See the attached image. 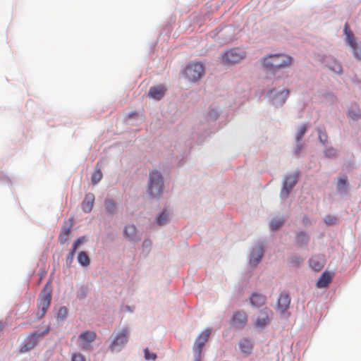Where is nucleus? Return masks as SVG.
<instances>
[{
  "mask_svg": "<svg viewBox=\"0 0 361 361\" xmlns=\"http://www.w3.org/2000/svg\"><path fill=\"white\" fill-rule=\"evenodd\" d=\"M290 303V298L288 293H281L278 300V308L281 313H284L289 307Z\"/></svg>",
  "mask_w": 361,
  "mask_h": 361,
  "instance_id": "6ab92c4d",
  "label": "nucleus"
},
{
  "mask_svg": "<svg viewBox=\"0 0 361 361\" xmlns=\"http://www.w3.org/2000/svg\"><path fill=\"white\" fill-rule=\"evenodd\" d=\"M289 95V91L288 90H283L274 99V103L283 104Z\"/></svg>",
  "mask_w": 361,
  "mask_h": 361,
  "instance_id": "393cba45",
  "label": "nucleus"
},
{
  "mask_svg": "<svg viewBox=\"0 0 361 361\" xmlns=\"http://www.w3.org/2000/svg\"><path fill=\"white\" fill-rule=\"evenodd\" d=\"M336 218L334 217H331V216H326L324 219L325 222L327 224H335L336 223Z\"/></svg>",
  "mask_w": 361,
  "mask_h": 361,
  "instance_id": "58836bf2",
  "label": "nucleus"
},
{
  "mask_svg": "<svg viewBox=\"0 0 361 361\" xmlns=\"http://www.w3.org/2000/svg\"><path fill=\"white\" fill-rule=\"evenodd\" d=\"M49 331V328L44 330L42 333H33L30 336L29 341L25 344L20 349L21 353H25L29 350L33 348L36 343Z\"/></svg>",
  "mask_w": 361,
  "mask_h": 361,
  "instance_id": "4468645a",
  "label": "nucleus"
},
{
  "mask_svg": "<svg viewBox=\"0 0 361 361\" xmlns=\"http://www.w3.org/2000/svg\"><path fill=\"white\" fill-rule=\"evenodd\" d=\"M49 331V328L44 330L42 333H33L30 336L29 341L25 344L20 349L21 353H25L29 350L33 348L36 343Z\"/></svg>",
  "mask_w": 361,
  "mask_h": 361,
  "instance_id": "ddd939ff",
  "label": "nucleus"
},
{
  "mask_svg": "<svg viewBox=\"0 0 361 361\" xmlns=\"http://www.w3.org/2000/svg\"><path fill=\"white\" fill-rule=\"evenodd\" d=\"M264 255L263 246L259 245H257L252 251L250 259V263L252 265H256L262 259Z\"/></svg>",
  "mask_w": 361,
  "mask_h": 361,
  "instance_id": "a211bd4d",
  "label": "nucleus"
},
{
  "mask_svg": "<svg viewBox=\"0 0 361 361\" xmlns=\"http://www.w3.org/2000/svg\"><path fill=\"white\" fill-rule=\"evenodd\" d=\"M105 209L107 213L114 214L116 209V203L111 200H105Z\"/></svg>",
  "mask_w": 361,
  "mask_h": 361,
  "instance_id": "bb28decb",
  "label": "nucleus"
},
{
  "mask_svg": "<svg viewBox=\"0 0 361 361\" xmlns=\"http://www.w3.org/2000/svg\"><path fill=\"white\" fill-rule=\"evenodd\" d=\"M340 183V193H347L348 191L349 185L347 183L346 179L345 178H340L339 180Z\"/></svg>",
  "mask_w": 361,
  "mask_h": 361,
  "instance_id": "72a5a7b5",
  "label": "nucleus"
},
{
  "mask_svg": "<svg viewBox=\"0 0 361 361\" xmlns=\"http://www.w3.org/2000/svg\"><path fill=\"white\" fill-rule=\"evenodd\" d=\"M317 132H318V137H319V141L322 143L325 144L327 142V139H328V136H327L326 132L324 131L323 130H322L321 128H318Z\"/></svg>",
  "mask_w": 361,
  "mask_h": 361,
  "instance_id": "f704fd0d",
  "label": "nucleus"
},
{
  "mask_svg": "<svg viewBox=\"0 0 361 361\" xmlns=\"http://www.w3.org/2000/svg\"><path fill=\"white\" fill-rule=\"evenodd\" d=\"M347 114L349 118L355 121L361 118V110L355 106L348 109Z\"/></svg>",
  "mask_w": 361,
  "mask_h": 361,
  "instance_id": "4be33fe9",
  "label": "nucleus"
},
{
  "mask_svg": "<svg viewBox=\"0 0 361 361\" xmlns=\"http://www.w3.org/2000/svg\"><path fill=\"white\" fill-rule=\"evenodd\" d=\"M326 261L323 255H315L309 259V265L314 271H321L325 266Z\"/></svg>",
  "mask_w": 361,
  "mask_h": 361,
  "instance_id": "dca6fc26",
  "label": "nucleus"
},
{
  "mask_svg": "<svg viewBox=\"0 0 361 361\" xmlns=\"http://www.w3.org/2000/svg\"><path fill=\"white\" fill-rule=\"evenodd\" d=\"M144 357L146 360H155L157 359V355L151 352L148 348L144 350Z\"/></svg>",
  "mask_w": 361,
  "mask_h": 361,
  "instance_id": "2f4dec72",
  "label": "nucleus"
},
{
  "mask_svg": "<svg viewBox=\"0 0 361 361\" xmlns=\"http://www.w3.org/2000/svg\"><path fill=\"white\" fill-rule=\"evenodd\" d=\"M51 300V288L49 283L44 287L39 299L38 308L41 310L42 315H44L49 307Z\"/></svg>",
  "mask_w": 361,
  "mask_h": 361,
  "instance_id": "6e6552de",
  "label": "nucleus"
},
{
  "mask_svg": "<svg viewBox=\"0 0 361 361\" xmlns=\"http://www.w3.org/2000/svg\"><path fill=\"white\" fill-rule=\"evenodd\" d=\"M94 203V195L92 193H87L82 202L81 207L85 212H90Z\"/></svg>",
  "mask_w": 361,
  "mask_h": 361,
  "instance_id": "aec40b11",
  "label": "nucleus"
},
{
  "mask_svg": "<svg viewBox=\"0 0 361 361\" xmlns=\"http://www.w3.org/2000/svg\"><path fill=\"white\" fill-rule=\"evenodd\" d=\"M78 262L83 267H87L90 265V260L87 255V253L84 251H81L79 252L78 256Z\"/></svg>",
  "mask_w": 361,
  "mask_h": 361,
  "instance_id": "5701e85b",
  "label": "nucleus"
},
{
  "mask_svg": "<svg viewBox=\"0 0 361 361\" xmlns=\"http://www.w3.org/2000/svg\"><path fill=\"white\" fill-rule=\"evenodd\" d=\"M166 90L165 87L162 85L153 86L150 87L148 96L154 99L160 100L164 97Z\"/></svg>",
  "mask_w": 361,
  "mask_h": 361,
  "instance_id": "f3484780",
  "label": "nucleus"
},
{
  "mask_svg": "<svg viewBox=\"0 0 361 361\" xmlns=\"http://www.w3.org/2000/svg\"><path fill=\"white\" fill-rule=\"evenodd\" d=\"M283 224V221L281 219H274L271 221L270 227L272 231H276Z\"/></svg>",
  "mask_w": 361,
  "mask_h": 361,
  "instance_id": "c756f323",
  "label": "nucleus"
},
{
  "mask_svg": "<svg viewBox=\"0 0 361 361\" xmlns=\"http://www.w3.org/2000/svg\"><path fill=\"white\" fill-rule=\"evenodd\" d=\"M148 192L152 197H158L163 192V178L157 171H152L149 173Z\"/></svg>",
  "mask_w": 361,
  "mask_h": 361,
  "instance_id": "f03ea898",
  "label": "nucleus"
},
{
  "mask_svg": "<svg viewBox=\"0 0 361 361\" xmlns=\"http://www.w3.org/2000/svg\"><path fill=\"white\" fill-rule=\"evenodd\" d=\"M103 174L100 169H96L93 172L91 178L92 184H97L102 178Z\"/></svg>",
  "mask_w": 361,
  "mask_h": 361,
  "instance_id": "cd10ccee",
  "label": "nucleus"
},
{
  "mask_svg": "<svg viewBox=\"0 0 361 361\" xmlns=\"http://www.w3.org/2000/svg\"><path fill=\"white\" fill-rule=\"evenodd\" d=\"M343 31L345 42L353 49L355 57L361 60V47L358 46L354 33L347 23L344 25Z\"/></svg>",
  "mask_w": 361,
  "mask_h": 361,
  "instance_id": "20e7f679",
  "label": "nucleus"
},
{
  "mask_svg": "<svg viewBox=\"0 0 361 361\" xmlns=\"http://www.w3.org/2000/svg\"><path fill=\"white\" fill-rule=\"evenodd\" d=\"M293 58L285 54H269L264 56L262 63L263 66L272 72L290 66L293 63Z\"/></svg>",
  "mask_w": 361,
  "mask_h": 361,
  "instance_id": "f257e3e1",
  "label": "nucleus"
},
{
  "mask_svg": "<svg viewBox=\"0 0 361 361\" xmlns=\"http://www.w3.org/2000/svg\"><path fill=\"white\" fill-rule=\"evenodd\" d=\"M169 221V213L165 210L157 218V222L159 225H164Z\"/></svg>",
  "mask_w": 361,
  "mask_h": 361,
  "instance_id": "c85d7f7f",
  "label": "nucleus"
},
{
  "mask_svg": "<svg viewBox=\"0 0 361 361\" xmlns=\"http://www.w3.org/2000/svg\"><path fill=\"white\" fill-rule=\"evenodd\" d=\"M129 334L130 332L128 328H124L116 334L110 345L111 350H121L128 343Z\"/></svg>",
  "mask_w": 361,
  "mask_h": 361,
  "instance_id": "423d86ee",
  "label": "nucleus"
},
{
  "mask_svg": "<svg viewBox=\"0 0 361 361\" xmlns=\"http://www.w3.org/2000/svg\"><path fill=\"white\" fill-rule=\"evenodd\" d=\"M97 338L94 331H87L82 333L78 337L79 346L83 350H90L91 343Z\"/></svg>",
  "mask_w": 361,
  "mask_h": 361,
  "instance_id": "1a4fd4ad",
  "label": "nucleus"
},
{
  "mask_svg": "<svg viewBox=\"0 0 361 361\" xmlns=\"http://www.w3.org/2000/svg\"><path fill=\"white\" fill-rule=\"evenodd\" d=\"M272 316L271 310L265 307L259 317L255 321V325L257 328L262 329L271 322Z\"/></svg>",
  "mask_w": 361,
  "mask_h": 361,
  "instance_id": "9b49d317",
  "label": "nucleus"
},
{
  "mask_svg": "<svg viewBox=\"0 0 361 361\" xmlns=\"http://www.w3.org/2000/svg\"><path fill=\"white\" fill-rule=\"evenodd\" d=\"M300 261H302V259H299V258H298V259H295H295H293V263H295V264H298V263H300Z\"/></svg>",
  "mask_w": 361,
  "mask_h": 361,
  "instance_id": "79ce46f5",
  "label": "nucleus"
},
{
  "mask_svg": "<svg viewBox=\"0 0 361 361\" xmlns=\"http://www.w3.org/2000/svg\"><path fill=\"white\" fill-rule=\"evenodd\" d=\"M70 257H68V259H72L73 257H71V255H69Z\"/></svg>",
  "mask_w": 361,
  "mask_h": 361,
  "instance_id": "37998d69",
  "label": "nucleus"
},
{
  "mask_svg": "<svg viewBox=\"0 0 361 361\" xmlns=\"http://www.w3.org/2000/svg\"><path fill=\"white\" fill-rule=\"evenodd\" d=\"M296 183L297 176L295 175H288L286 176L283 181V188L281 191V197L282 199H286L288 196L290 191L292 190Z\"/></svg>",
  "mask_w": 361,
  "mask_h": 361,
  "instance_id": "f8f14e48",
  "label": "nucleus"
},
{
  "mask_svg": "<svg viewBox=\"0 0 361 361\" xmlns=\"http://www.w3.org/2000/svg\"><path fill=\"white\" fill-rule=\"evenodd\" d=\"M204 73V68L201 63L192 61L186 66L184 74L185 77L191 82H197Z\"/></svg>",
  "mask_w": 361,
  "mask_h": 361,
  "instance_id": "7ed1b4c3",
  "label": "nucleus"
},
{
  "mask_svg": "<svg viewBox=\"0 0 361 361\" xmlns=\"http://www.w3.org/2000/svg\"><path fill=\"white\" fill-rule=\"evenodd\" d=\"M125 235L131 239L134 240L136 237V228L134 225H129L126 226L124 229Z\"/></svg>",
  "mask_w": 361,
  "mask_h": 361,
  "instance_id": "b1692460",
  "label": "nucleus"
},
{
  "mask_svg": "<svg viewBox=\"0 0 361 361\" xmlns=\"http://www.w3.org/2000/svg\"><path fill=\"white\" fill-rule=\"evenodd\" d=\"M252 305L255 307H261L266 303V298L264 295L258 293H254L250 298Z\"/></svg>",
  "mask_w": 361,
  "mask_h": 361,
  "instance_id": "412c9836",
  "label": "nucleus"
},
{
  "mask_svg": "<svg viewBox=\"0 0 361 361\" xmlns=\"http://www.w3.org/2000/svg\"><path fill=\"white\" fill-rule=\"evenodd\" d=\"M71 361H85L84 356L80 353H73Z\"/></svg>",
  "mask_w": 361,
  "mask_h": 361,
  "instance_id": "e433bc0d",
  "label": "nucleus"
},
{
  "mask_svg": "<svg viewBox=\"0 0 361 361\" xmlns=\"http://www.w3.org/2000/svg\"><path fill=\"white\" fill-rule=\"evenodd\" d=\"M70 232H71L70 227L62 228V230L59 234V240L61 244H64L67 241V240L68 239V237H69Z\"/></svg>",
  "mask_w": 361,
  "mask_h": 361,
  "instance_id": "a878e982",
  "label": "nucleus"
},
{
  "mask_svg": "<svg viewBox=\"0 0 361 361\" xmlns=\"http://www.w3.org/2000/svg\"><path fill=\"white\" fill-rule=\"evenodd\" d=\"M248 317L245 312L237 310L233 314L231 326L235 329H243L247 323Z\"/></svg>",
  "mask_w": 361,
  "mask_h": 361,
  "instance_id": "9d476101",
  "label": "nucleus"
},
{
  "mask_svg": "<svg viewBox=\"0 0 361 361\" xmlns=\"http://www.w3.org/2000/svg\"><path fill=\"white\" fill-rule=\"evenodd\" d=\"M335 276V273L333 271H324L319 278L318 279L316 283L317 288H325L329 287L330 283H331L334 277Z\"/></svg>",
  "mask_w": 361,
  "mask_h": 361,
  "instance_id": "2eb2a0df",
  "label": "nucleus"
},
{
  "mask_svg": "<svg viewBox=\"0 0 361 361\" xmlns=\"http://www.w3.org/2000/svg\"><path fill=\"white\" fill-rule=\"evenodd\" d=\"M218 116V112L215 110H211L209 111V116L213 118H216Z\"/></svg>",
  "mask_w": 361,
  "mask_h": 361,
  "instance_id": "a19ab883",
  "label": "nucleus"
},
{
  "mask_svg": "<svg viewBox=\"0 0 361 361\" xmlns=\"http://www.w3.org/2000/svg\"><path fill=\"white\" fill-rule=\"evenodd\" d=\"M240 347L241 350L245 353H249L252 348V345H250V343L247 341H245V343L241 342L240 343Z\"/></svg>",
  "mask_w": 361,
  "mask_h": 361,
  "instance_id": "c9c22d12",
  "label": "nucleus"
},
{
  "mask_svg": "<svg viewBox=\"0 0 361 361\" xmlns=\"http://www.w3.org/2000/svg\"><path fill=\"white\" fill-rule=\"evenodd\" d=\"M211 333L212 329H207L202 331L197 336L193 346V351L195 353V361H201L200 360L202 348L204 347L205 343L207 341Z\"/></svg>",
  "mask_w": 361,
  "mask_h": 361,
  "instance_id": "39448f33",
  "label": "nucleus"
},
{
  "mask_svg": "<svg viewBox=\"0 0 361 361\" xmlns=\"http://www.w3.org/2000/svg\"><path fill=\"white\" fill-rule=\"evenodd\" d=\"M245 57V52L240 49H232L222 56L223 61L228 65H233L240 62Z\"/></svg>",
  "mask_w": 361,
  "mask_h": 361,
  "instance_id": "0eeeda50",
  "label": "nucleus"
},
{
  "mask_svg": "<svg viewBox=\"0 0 361 361\" xmlns=\"http://www.w3.org/2000/svg\"><path fill=\"white\" fill-rule=\"evenodd\" d=\"M67 314V310L65 307H62L59 310V317H65Z\"/></svg>",
  "mask_w": 361,
  "mask_h": 361,
  "instance_id": "ea45409f",
  "label": "nucleus"
},
{
  "mask_svg": "<svg viewBox=\"0 0 361 361\" xmlns=\"http://www.w3.org/2000/svg\"><path fill=\"white\" fill-rule=\"evenodd\" d=\"M297 240L300 243H303L305 241V242L307 241V238L305 234L301 233V234L298 235Z\"/></svg>",
  "mask_w": 361,
  "mask_h": 361,
  "instance_id": "4c0bfd02",
  "label": "nucleus"
},
{
  "mask_svg": "<svg viewBox=\"0 0 361 361\" xmlns=\"http://www.w3.org/2000/svg\"><path fill=\"white\" fill-rule=\"evenodd\" d=\"M307 130V126L306 125L304 124V125L301 126L298 133L296 135V137H295V139H296V140L298 142L301 141V140L302 139L303 136L306 133Z\"/></svg>",
  "mask_w": 361,
  "mask_h": 361,
  "instance_id": "473e14b6",
  "label": "nucleus"
},
{
  "mask_svg": "<svg viewBox=\"0 0 361 361\" xmlns=\"http://www.w3.org/2000/svg\"><path fill=\"white\" fill-rule=\"evenodd\" d=\"M85 240V237H80V238H78L73 243V249L70 252V255H71V257H73V255L75 252V250L78 249V247L80 246V245L81 243H83V241Z\"/></svg>",
  "mask_w": 361,
  "mask_h": 361,
  "instance_id": "7c9ffc66",
  "label": "nucleus"
}]
</instances>
